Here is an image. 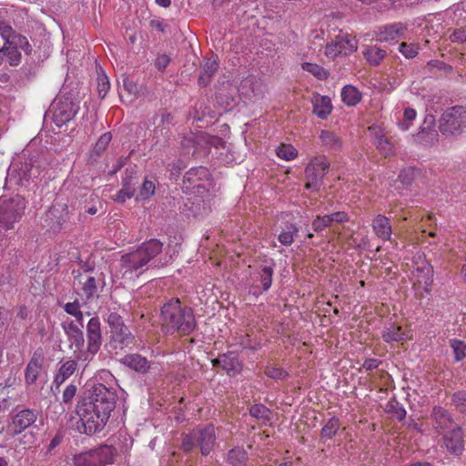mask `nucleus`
<instances>
[{
	"label": "nucleus",
	"instance_id": "nucleus-1",
	"mask_svg": "<svg viewBox=\"0 0 466 466\" xmlns=\"http://www.w3.org/2000/svg\"><path fill=\"white\" fill-rule=\"evenodd\" d=\"M116 390L102 383L86 390L76 408L77 431L86 435L102 431L116 408Z\"/></svg>",
	"mask_w": 466,
	"mask_h": 466
},
{
	"label": "nucleus",
	"instance_id": "nucleus-2",
	"mask_svg": "<svg viewBox=\"0 0 466 466\" xmlns=\"http://www.w3.org/2000/svg\"><path fill=\"white\" fill-rule=\"evenodd\" d=\"M162 247L163 244L159 240L152 238L143 243L136 250L122 255L120 268H118V271L122 273V278L133 279L137 277V270L158 255Z\"/></svg>",
	"mask_w": 466,
	"mask_h": 466
},
{
	"label": "nucleus",
	"instance_id": "nucleus-3",
	"mask_svg": "<svg viewBox=\"0 0 466 466\" xmlns=\"http://www.w3.org/2000/svg\"><path fill=\"white\" fill-rule=\"evenodd\" d=\"M161 322L167 332L178 331L183 335L190 333L196 327L192 309L182 308L178 299H171L163 306Z\"/></svg>",
	"mask_w": 466,
	"mask_h": 466
},
{
	"label": "nucleus",
	"instance_id": "nucleus-4",
	"mask_svg": "<svg viewBox=\"0 0 466 466\" xmlns=\"http://www.w3.org/2000/svg\"><path fill=\"white\" fill-rule=\"evenodd\" d=\"M441 136L449 140H457L466 136V106H453L446 108L438 121Z\"/></svg>",
	"mask_w": 466,
	"mask_h": 466
},
{
	"label": "nucleus",
	"instance_id": "nucleus-5",
	"mask_svg": "<svg viewBox=\"0 0 466 466\" xmlns=\"http://www.w3.org/2000/svg\"><path fill=\"white\" fill-rule=\"evenodd\" d=\"M182 188L188 195L204 198L213 188L208 169L204 167L190 168L184 176Z\"/></svg>",
	"mask_w": 466,
	"mask_h": 466
},
{
	"label": "nucleus",
	"instance_id": "nucleus-6",
	"mask_svg": "<svg viewBox=\"0 0 466 466\" xmlns=\"http://www.w3.org/2000/svg\"><path fill=\"white\" fill-rule=\"evenodd\" d=\"M38 175L39 170L37 167H34L31 158L25 155L17 156L8 168L6 185L26 187L30 180Z\"/></svg>",
	"mask_w": 466,
	"mask_h": 466
},
{
	"label": "nucleus",
	"instance_id": "nucleus-7",
	"mask_svg": "<svg viewBox=\"0 0 466 466\" xmlns=\"http://www.w3.org/2000/svg\"><path fill=\"white\" fill-rule=\"evenodd\" d=\"M62 328L66 335L68 348L72 351L74 358L86 366L95 355L88 354L90 353L88 340L86 349L84 348L85 339L81 328L72 320L63 321Z\"/></svg>",
	"mask_w": 466,
	"mask_h": 466
},
{
	"label": "nucleus",
	"instance_id": "nucleus-8",
	"mask_svg": "<svg viewBox=\"0 0 466 466\" xmlns=\"http://www.w3.org/2000/svg\"><path fill=\"white\" fill-rule=\"evenodd\" d=\"M116 452L114 443H106L97 449L76 454L73 461L75 466H106L114 463Z\"/></svg>",
	"mask_w": 466,
	"mask_h": 466
},
{
	"label": "nucleus",
	"instance_id": "nucleus-9",
	"mask_svg": "<svg viewBox=\"0 0 466 466\" xmlns=\"http://www.w3.org/2000/svg\"><path fill=\"white\" fill-rule=\"evenodd\" d=\"M25 209V200L22 197L16 195L12 198H0V225L5 228H13L18 221Z\"/></svg>",
	"mask_w": 466,
	"mask_h": 466
},
{
	"label": "nucleus",
	"instance_id": "nucleus-10",
	"mask_svg": "<svg viewBox=\"0 0 466 466\" xmlns=\"http://www.w3.org/2000/svg\"><path fill=\"white\" fill-rule=\"evenodd\" d=\"M329 168V162L325 156L312 157L305 168L306 188L318 190Z\"/></svg>",
	"mask_w": 466,
	"mask_h": 466
},
{
	"label": "nucleus",
	"instance_id": "nucleus-11",
	"mask_svg": "<svg viewBox=\"0 0 466 466\" xmlns=\"http://www.w3.org/2000/svg\"><path fill=\"white\" fill-rule=\"evenodd\" d=\"M358 48L356 38L348 33L340 32L325 47L327 57L334 59L339 56H349Z\"/></svg>",
	"mask_w": 466,
	"mask_h": 466
},
{
	"label": "nucleus",
	"instance_id": "nucleus-12",
	"mask_svg": "<svg viewBox=\"0 0 466 466\" xmlns=\"http://www.w3.org/2000/svg\"><path fill=\"white\" fill-rule=\"evenodd\" d=\"M77 106L67 98H56L51 106L53 121L57 127H62L75 116Z\"/></svg>",
	"mask_w": 466,
	"mask_h": 466
},
{
	"label": "nucleus",
	"instance_id": "nucleus-13",
	"mask_svg": "<svg viewBox=\"0 0 466 466\" xmlns=\"http://www.w3.org/2000/svg\"><path fill=\"white\" fill-rule=\"evenodd\" d=\"M36 420L37 412L29 409L22 410L13 416L11 421L7 424L6 434L15 437L34 424Z\"/></svg>",
	"mask_w": 466,
	"mask_h": 466
},
{
	"label": "nucleus",
	"instance_id": "nucleus-14",
	"mask_svg": "<svg viewBox=\"0 0 466 466\" xmlns=\"http://www.w3.org/2000/svg\"><path fill=\"white\" fill-rule=\"evenodd\" d=\"M431 418L433 429L440 434L444 433L456 424L448 410L442 407H434Z\"/></svg>",
	"mask_w": 466,
	"mask_h": 466
},
{
	"label": "nucleus",
	"instance_id": "nucleus-15",
	"mask_svg": "<svg viewBox=\"0 0 466 466\" xmlns=\"http://www.w3.org/2000/svg\"><path fill=\"white\" fill-rule=\"evenodd\" d=\"M195 437L197 438V444L199 446L201 453L203 455L209 454L216 440L214 427L208 425L203 429L195 431Z\"/></svg>",
	"mask_w": 466,
	"mask_h": 466
},
{
	"label": "nucleus",
	"instance_id": "nucleus-16",
	"mask_svg": "<svg viewBox=\"0 0 466 466\" xmlns=\"http://www.w3.org/2000/svg\"><path fill=\"white\" fill-rule=\"evenodd\" d=\"M442 434L445 446L449 451L457 454L463 450V434L461 429L457 424Z\"/></svg>",
	"mask_w": 466,
	"mask_h": 466
},
{
	"label": "nucleus",
	"instance_id": "nucleus-17",
	"mask_svg": "<svg viewBox=\"0 0 466 466\" xmlns=\"http://www.w3.org/2000/svg\"><path fill=\"white\" fill-rule=\"evenodd\" d=\"M406 26L400 23L380 28L378 39L380 42H393L405 38Z\"/></svg>",
	"mask_w": 466,
	"mask_h": 466
},
{
	"label": "nucleus",
	"instance_id": "nucleus-18",
	"mask_svg": "<svg viewBox=\"0 0 466 466\" xmlns=\"http://www.w3.org/2000/svg\"><path fill=\"white\" fill-rule=\"evenodd\" d=\"M87 339L89 341V355H96L101 345L100 321L92 318L87 324Z\"/></svg>",
	"mask_w": 466,
	"mask_h": 466
},
{
	"label": "nucleus",
	"instance_id": "nucleus-19",
	"mask_svg": "<svg viewBox=\"0 0 466 466\" xmlns=\"http://www.w3.org/2000/svg\"><path fill=\"white\" fill-rule=\"evenodd\" d=\"M212 362L214 366H220L229 375L239 373L242 368L238 357L232 352L220 355Z\"/></svg>",
	"mask_w": 466,
	"mask_h": 466
},
{
	"label": "nucleus",
	"instance_id": "nucleus-20",
	"mask_svg": "<svg viewBox=\"0 0 466 466\" xmlns=\"http://www.w3.org/2000/svg\"><path fill=\"white\" fill-rule=\"evenodd\" d=\"M372 229L381 240L391 241L392 228L387 217L377 215L372 221Z\"/></svg>",
	"mask_w": 466,
	"mask_h": 466
},
{
	"label": "nucleus",
	"instance_id": "nucleus-21",
	"mask_svg": "<svg viewBox=\"0 0 466 466\" xmlns=\"http://www.w3.org/2000/svg\"><path fill=\"white\" fill-rule=\"evenodd\" d=\"M43 368V357L35 353L29 360L25 369V381L27 384H34L39 377Z\"/></svg>",
	"mask_w": 466,
	"mask_h": 466
},
{
	"label": "nucleus",
	"instance_id": "nucleus-22",
	"mask_svg": "<svg viewBox=\"0 0 466 466\" xmlns=\"http://www.w3.org/2000/svg\"><path fill=\"white\" fill-rule=\"evenodd\" d=\"M77 361L78 360L74 358V360H68L61 364L54 378V383L57 387L62 385L69 377L74 374L76 370Z\"/></svg>",
	"mask_w": 466,
	"mask_h": 466
},
{
	"label": "nucleus",
	"instance_id": "nucleus-23",
	"mask_svg": "<svg viewBox=\"0 0 466 466\" xmlns=\"http://www.w3.org/2000/svg\"><path fill=\"white\" fill-rule=\"evenodd\" d=\"M0 35L5 45L19 44L21 47H23V46H28L27 39L23 35H15L12 27L4 21H0Z\"/></svg>",
	"mask_w": 466,
	"mask_h": 466
},
{
	"label": "nucleus",
	"instance_id": "nucleus-24",
	"mask_svg": "<svg viewBox=\"0 0 466 466\" xmlns=\"http://www.w3.org/2000/svg\"><path fill=\"white\" fill-rule=\"evenodd\" d=\"M313 111L319 118H326L331 112L332 106L328 96H317L312 100Z\"/></svg>",
	"mask_w": 466,
	"mask_h": 466
},
{
	"label": "nucleus",
	"instance_id": "nucleus-25",
	"mask_svg": "<svg viewBox=\"0 0 466 466\" xmlns=\"http://www.w3.org/2000/svg\"><path fill=\"white\" fill-rule=\"evenodd\" d=\"M82 279H84L82 295L86 297V303H93L98 298L96 279L89 275L82 277Z\"/></svg>",
	"mask_w": 466,
	"mask_h": 466
},
{
	"label": "nucleus",
	"instance_id": "nucleus-26",
	"mask_svg": "<svg viewBox=\"0 0 466 466\" xmlns=\"http://www.w3.org/2000/svg\"><path fill=\"white\" fill-rule=\"evenodd\" d=\"M218 68V64L216 57L212 56L207 59L203 65L202 71L198 77L199 84L201 86H207L209 83L211 77L217 72Z\"/></svg>",
	"mask_w": 466,
	"mask_h": 466
},
{
	"label": "nucleus",
	"instance_id": "nucleus-27",
	"mask_svg": "<svg viewBox=\"0 0 466 466\" xmlns=\"http://www.w3.org/2000/svg\"><path fill=\"white\" fill-rule=\"evenodd\" d=\"M120 362L139 372H145L148 369V362L147 359L137 354L126 356L120 360Z\"/></svg>",
	"mask_w": 466,
	"mask_h": 466
},
{
	"label": "nucleus",
	"instance_id": "nucleus-28",
	"mask_svg": "<svg viewBox=\"0 0 466 466\" xmlns=\"http://www.w3.org/2000/svg\"><path fill=\"white\" fill-rule=\"evenodd\" d=\"M28 46H20L19 44H6L4 43L2 50L4 52V57H6L11 66H16L20 62L21 53L20 50H26Z\"/></svg>",
	"mask_w": 466,
	"mask_h": 466
},
{
	"label": "nucleus",
	"instance_id": "nucleus-29",
	"mask_svg": "<svg viewBox=\"0 0 466 466\" xmlns=\"http://www.w3.org/2000/svg\"><path fill=\"white\" fill-rule=\"evenodd\" d=\"M319 137L322 146L329 150L337 151L342 146L341 139L332 131L321 130Z\"/></svg>",
	"mask_w": 466,
	"mask_h": 466
},
{
	"label": "nucleus",
	"instance_id": "nucleus-30",
	"mask_svg": "<svg viewBox=\"0 0 466 466\" xmlns=\"http://www.w3.org/2000/svg\"><path fill=\"white\" fill-rule=\"evenodd\" d=\"M363 56L370 66H378L385 57L386 51L377 46H370L363 51Z\"/></svg>",
	"mask_w": 466,
	"mask_h": 466
},
{
	"label": "nucleus",
	"instance_id": "nucleus-31",
	"mask_svg": "<svg viewBox=\"0 0 466 466\" xmlns=\"http://www.w3.org/2000/svg\"><path fill=\"white\" fill-rule=\"evenodd\" d=\"M342 101L350 106H356L361 99V94L353 86H345L341 90Z\"/></svg>",
	"mask_w": 466,
	"mask_h": 466
},
{
	"label": "nucleus",
	"instance_id": "nucleus-32",
	"mask_svg": "<svg viewBox=\"0 0 466 466\" xmlns=\"http://www.w3.org/2000/svg\"><path fill=\"white\" fill-rule=\"evenodd\" d=\"M382 338L386 342H392L403 340L405 339L406 336L400 326L390 324L389 326L385 327L382 332Z\"/></svg>",
	"mask_w": 466,
	"mask_h": 466
},
{
	"label": "nucleus",
	"instance_id": "nucleus-33",
	"mask_svg": "<svg viewBox=\"0 0 466 466\" xmlns=\"http://www.w3.org/2000/svg\"><path fill=\"white\" fill-rule=\"evenodd\" d=\"M298 233L299 228L295 224H287L279 235V241L284 246H290Z\"/></svg>",
	"mask_w": 466,
	"mask_h": 466
},
{
	"label": "nucleus",
	"instance_id": "nucleus-34",
	"mask_svg": "<svg viewBox=\"0 0 466 466\" xmlns=\"http://www.w3.org/2000/svg\"><path fill=\"white\" fill-rule=\"evenodd\" d=\"M247 459L246 451L240 448L232 449L228 455V461L232 466H243Z\"/></svg>",
	"mask_w": 466,
	"mask_h": 466
},
{
	"label": "nucleus",
	"instance_id": "nucleus-35",
	"mask_svg": "<svg viewBox=\"0 0 466 466\" xmlns=\"http://www.w3.org/2000/svg\"><path fill=\"white\" fill-rule=\"evenodd\" d=\"M340 427L339 421L337 418H330L321 430L320 436L322 439H331L339 431Z\"/></svg>",
	"mask_w": 466,
	"mask_h": 466
},
{
	"label": "nucleus",
	"instance_id": "nucleus-36",
	"mask_svg": "<svg viewBox=\"0 0 466 466\" xmlns=\"http://www.w3.org/2000/svg\"><path fill=\"white\" fill-rule=\"evenodd\" d=\"M136 179V172L132 169L131 176L123 178V189L118 191V201L125 200L126 198H130L133 194L134 188L132 187V180Z\"/></svg>",
	"mask_w": 466,
	"mask_h": 466
},
{
	"label": "nucleus",
	"instance_id": "nucleus-37",
	"mask_svg": "<svg viewBox=\"0 0 466 466\" xmlns=\"http://www.w3.org/2000/svg\"><path fill=\"white\" fill-rule=\"evenodd\" d=\"M277 156L286 161H290L298 157L297 149L291 145H280L276 149Z\"/></svg>",
	"mask_w": 466,
	"mask_h": 466
},
{
	"label": "nucleus",
	"instance_id": "nucleus-38",
	"mask_svg": "<svg viewBox=\"0 0 466 466\" xmlns=\"http://www.w3.org/2000/svg\"><path fill=\"white\" fill-rule=\"evenodd\" d=\"M301 67L304 71H307L316 76L318 79L323 80L328 78L329 73L320 66L314 63H303Z\"/></svg>",
	"mask_w": 466,
	"mask_h": 466
},
{
	"label": "nucleus",
	"instance_id": "nucleus-39",
	"mask_svg": "<svg viewBox=\"0 0 466 466\" xmlns=\"http://www.w3.org/2000/svg\"><path fill=\"white\" fill-rule=\"evenodd\" d=\"M118 343L122 347H129L135 344V338L129 329L125 325L118 324Z\"/></svg>",
	"mask_w": 466,
	"mask_h": 466
},
{
	"label": "nucleus",
	"instance_id": "nucleus-40",
	"mask_svg": "<svg viewBox=\"0 0 466 466\" xmlns=\"http://www.w3.org/2000/svg\"><path fill=\"white\" fill-rule=\"evenodd\" d=\"M249 413L252 417L267 421L270 417V410L262 404H255L250 407Z\"/></svg>",
	"mask_w": 466,
	"mask_h": 466
},
{
	"label": "nucleus",
	"instance_id": "nucleus-41",
	"mask_svg": "<svg viewBox=\"0 0 466 466\" xmlns=\"http://www.w3.org/2000/svg\"><path fill=\"white\" fill-rule=\"evenodd\" d=\"M451 347L453 350L454 358L457 361L466 357V344L462 340H451Z\"/></svg>",
	"mask_w": 466,
	"mask_h": 466
},
{
	"label": "nucleus",
	"instance_id": "nucleus-42",
	"mask_svg": "<svg viewBox=\"0 0 466 466\" xmlns=\"http://www.w3.org/2000/svg\"><path fill=\"white\" fill-rule=\"evenodd\" d=\"M377 148L385 157L390 156L393 153V147L390 142L385 137L384 135H380L376 137Z\"/></svg>",
	"mask_w": 466,
	"mask_h": 466
},
{
	"label": "nucleus",
	"instance_id": "nucleus-43",
	"mask_svg": "<svg viewBox=\"0 0 466 466\" xmlns=\"http://www.w3.org/2000/svg\"><path fill=\"white\" fill-rule=\"evenodd\" d=\"M156 182L154 179L146 178L142 184L139 196L143 199H147L155 194Z\"/></svg>",
	"mask_w": 466,
	"mask_h": 466
},
{
	"label": "nucleus",
	"instance_id": "nucleus-44",
	"mask_svg": "<svg viewBox=\"0 0 466 466\" xmlns=\"http://www.w3.org/2000/svg\"><path fill=\"white\" fill-rule=\"evenodd\" d=\"M80 309L81 305L78 300H75L74 302H68L64 305L65 311L67 314L74 316L78 321L83 320V313Z\"/></svg>",
	"mask_w": 466,
	"mask_h": 466
},
{
	"label": "nucleus",
	"instance_id": "nucleus-45",
	"mask_svg": "<svg viewBox=\"0 0 466 466\" xmlns=\"http://www.w3.org/2000/svg\"><path fill=\"white\" fill-rule=\"evenodd\" d=\"M452 402L456 409L466 415V391H458L452 395Z\"/></svg>",
	"mask_w": 466,
	"mask_h": 466
},
{
	"label": "nucleus",
	"instance_id": "nucleus-46",
	"mask_svg": "<svg viewBox=\"0 0 466 466\" xmlns=\"http://www.w3.org/2000/svg\"><path fill=\"white\" fill-rule=\"evenodd\" d=\"M110 87L108 77L104 73H98L97 91L100 97H105Z\"/></svg>",
	"mask_w": 466,
	"mask_h": 466
},
{
	"label": "nucleus",
	"instance_id": "nucleus-47",
	"mask_svg": "<svg viewBox=\"0 0 466 466\" xmlns=\"http://www.w3.org/2000/svg\"><path fill=\"white\" fill-rule=\"evenodd\" d=\"M330 215L317 217L312 222V228L316 232L322 231L332 224Z\"/></svg>",
	"mask_w": 466,
	"mask_h": 466
},
{
	"label": "nucleus",
	"instance_id": "nucleus-48",
	"mask_svg": "<svg viewBox=\"0 0 466 466\" xmlns=\"http://www.w3.org/2000/svg\"><path fill=\"white\" fill-rule=\"evenodd\" d=\"M112 136L110 133L103 134L99 139L96 141V145L93 147V153L96 155H99L103 152L108 146L111 141Z\"/></svg>",
	"mask_w": 466,
	"mask_h": 466
},
{
	"label": "nucleus",
	"instance_id": "nucleus-49",
	"mask_svg": "<svg viewBox=\"0 0 466 466\" xmlns=\"http://www.w3.org/2000/svg\"><path fill=\"white\" fill-rule=\"evenodd\" d=\"M417 113L413 108H406L403 112L404 119L399 122L400 128L403 131L408 130L410 126V122L415 119Z\"/></svg>",
	"mask_w": 466,
	"mask_h": 466
},
{
	"label": "nucleus",
	"instance_id": "nucleus-50",
	"mask_svg": "<svg viewBox=\"0 0 466 466\" xmlns=\"http://www.w3.org/2000/svg\"><path fill=\"white\" fill-rule=\"evenodd\" d=\"M10 398V386L7 384H0V412L6 410L9 406L8 400Z\"/></svg>",
	"mask_w": 466,
	"mask_h": 466
},
{
	"label": "nucleus",
	"instance_id": "nucleus-51",
	"mask_svg": "<svg viewBox=\"0 0 466 466\" xmlns=\"http://www.w3.org/2000/svg\"><path fill=\"white\" fill-rule=\"evenodd\" d=\"M272 269L265 267L260 271V282L264 290H268L272 283Z\"/></svg>",
	"mask_w": 466,
	"mask_h": 466
},
{
	"label": "nucleus",
	"instance_id": "nucleus-52",
	"mask_svg": "<svg viewBox=\"0 0 466 466\" xmlns=\"http://www.w3.org/2000/svg\"><path fill=\"white\" fill-rule=\"evenodd\" d=\"M400 52L407 58H413L418 54V46L413 44H400L399 47Z\"/></svg>",
	"mask_w": 466,
	"mask_h": 466
},
{
	"label": "nucleus",
	"instance_id": "nucleus-53",
	"mask_svg": "<svg viewBox=\"0 0 466 466\" xmlns=\"http://www.w3.org/2000/svg\"><path fill=\"white\" fill-rule=\"evenodd\" d=\"M265 373L268 377L275 380H284L288 376V373L283 369L278 367H268Z\"/></svg>",
	"mask_w": 466,
	"mask_h": 466
},
{
	"label": "nucleus",
	"instance_id": "nucleus-54",
	"mask_svg": "<svg viewBox=\"0 0 466 466\" xmlns=\"http://www.w3.org/2000/svg\"><path fill=\"white\" fill-rule=\"evenodd\" d=\"M172 116L169 113H163L160 116H156L154 117L153 123L157 125V127H166L169 124H171Z\"/></svg>",
	"mask_w": 466,
	"mask_h": 466
},
{
	"label": "nucleus",
	"instance_id": "nucleus-55",
	"mask_svg": "<svg viewBox=\"0 0 466 466\" xmlns=\"http://www.w3.org/2000/svg\"><path fill=\"white\" fill-rule=\"evenodd\" d=\"M197 444V438L195 437V431L190 435H187L183 438L182 447L185 451H190Z\"/></svg>",
	"mask_w": 466,
	"mask_h": 466
},
{
	"label": "nucleus",
	"instance_id": "nucleus-56",
	"mask_svg": "<svg viewBox=\"0 0 466 466\" xmlns=\"http://www.w3.org/2000/svg\"><path fill=\"white\" fill-rule=\"evenodd\" d=\"M76 387L73 384H69L68 386H66V388L65 389V390L63 392V396H62L63 401L65 403L71 402L72 400L74 399V397L76 396Z\"/></svg>",
	"mask_w": 466,
	"mask_h": 466
},
{
	"label": "nucleus",
	"instance_id": "nucleus-57",
	"mask_svg": "<svg viewBox=\"0 0 466 466\" xmlns=\"http://www.w3.org/2000/svg\"><path fill=\"white\" fill-rule=\"evenodd\" d=\"M389 407H390L389 410H392L394 413V416L399 420H403L404 417L406 416V410L401 406H400L398 402L389 403Z\"/></svg>",
	"mask_w": 466,
	"mask_h": 466
},
{
	"label": "nucleus",
	"instance_id": "nucleus-58",
	"mask_svg": "<svg viewBox=\"0 0 466 466\" xmlns=\"http://www.w3.org/2000/svg\"><path fill=\"white\" fill-rule=\"evenodd\" d=\"M453 42L465 43L466 42V27L457 29L451 35Z\"/></svg>",
	"mask_w": 466,
	"mask_h": 466
},
{
	"label": "nucleus",
	"instance_id": "nucleus-59",
	"mask_svg": "<svg viewBox=\"0 0 466 466\" xmlns=\"http://www.w3.org/2000/svg\"><path fill=\"white\" fill-rule=\"evenodd\" d=\"M155 64L159 70H164L169 64V57L165 54L159 55L157 56Z\"/></svg>",
	"mask_w": 466,
	"mask_h": 466
},
{
	"label": "nucleus",
	"instance_id": "nucleus-60",
	"mask_svg": "<svg viewBox=\"0 0 466 466\" xmlns=\"http://www.w3.org/2000/svg\"><path fill=\"white\" fill-rule=\"evenodd\" d=\"M399 177L402 183L410 184L413 179V171L410 169L402 170Z\"/></svg>",
	"mask_w": 466,
	"mask_h": 466
},
{
	"label": "nucleus",
	"instance_id": "nucleus-61",
	"mask_svg": "<svg viewBox=\"0 0 466 466\" xmlns=\"http://www.w3.org/2000/svg\"><path fill=\"white\" fill-rule=\"evenodd\" d=\"M124 88L128 94L136 96L138 92V86L132 81L124 80Z\"/></svg>",
	"mask_w": 466,
	"mask_h": 466
},
{
	"label": "nucleus",
	"instance_id": "nucleus-62",
	"mask_svg": "<svg viewBox=\"0 0 466 466\" xmlns=\"http://www.w3.org/2000/svg\"><path fill=\"white\" fill-rule=\"evenodd\" d=\"M329 215H330L332 222L342 223V222L348 221V219H349L347 214L344 212H335V213H332Z\"/></svg>",
	"mask_w": 466,
	"mask_h": 466
},
{
	"label": "nucleus",
	"instance_id": "nucleus-63",
	"mask_svg": "<svg viewBox=\"0 0 466 466\" xmlns=\"http://www.w3.org/2000/svg\"><path fill=\"white\" fill-rule=\"evenodd\" d=\"M380 363V361L376 359H369L364 361L363 368L366 369L367 370H372L374 369H377Z\"/></svg>",
	"mask_w": 466,
	"mask_h": 466
},
{
	"label": "nucleus",
	"instance_id": "nucleus-64",
	"mask_svg": "<svg viewBox=\"0 0 466 466\" xmlns=\"http://www.w3.org/2000/svg\"><path fill=\"white\" fill-rule=\"evenodd\" d=\"M421 272L425 274V276L427 277V279L425 280V285L428 286L431 284V277H432V268L429 265V264H425L422 268H421Z\"/></svg>",
	"mask_w": 466,
	"mask_h": 466
}]
</instances>
